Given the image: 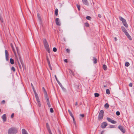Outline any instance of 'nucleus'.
Instances as JSON below:
<instances>
[{
	"instance_id": "nucleus-22",
	"label": "nucleus",
	"mask_w": 134,
	"mask_h": 134,
	"mask_svg": "<svg viewBox=\"0 0 134 134\" xmlns=\"http://www.w3.org/2000/svg\"><path fill=\"white\" fill-rule=\"evenodd\" d=\"M85 26L86 27H89L90 26L89 24L88 23H86L84 24Z\"/></svg>"
},
{
	"instance_id": "nucleus-8",
	"label": "nucleus",
	"mask_w": 134,
	"mask_h": 134,
	"mask_svg": "<svg viewBox=\"0 0 134 134\" xmlns=\"http://www.w3.org/2000/svg\"><path fill=\"white\" fill-rule=\"evenodd\" d=\"M45 99L46 100V102L48 107H51V104L49 102L48 97L47 96H46Z\"/></svg>"
},
{
	"instance_id": "nucleus-20",
	"label": "nucleus",
	"mask_w": 134,
	"mask_h": 134,
	"mask_svg": "<svg viewBox=\"0 0 134 134\" xmlns=\"http://www.w3.org/2000/svg\"><path fill=\"white\" fill-rule=\"evenodd\" d=\"M10 62L11 64H13L14 63V61L13 59L12 58H10Z\"/></svg>"
},
{
	"instance_id": "nucleus-5",
	"label": "nucleus",
	"mask_w": 134,
	"mask_h": 134,
	"mask_svg": "<svg viewBox=\"0 0 134 134\" xmlns=\"http://www.w3.org/2000/svg\"><path fill=\"white\" fill-rule=\"evenodd\" d=\"M104 111L103 110H101L99 114L98 119L100 120H102L103 117Z\"/></svg>"
},
{
	"instance_id": "nucleus-1",
	"label": "nucleus",
	"mask_w": 134,
	"mask_h": 134,
	"mask_svg": "<svg viewBox=\"0 0 134 134\" xmlns=\"http://www.w3.org/2000/svg\"><path fill=\"white\" fill-rule=\"evenodd\" d=\"M32 89L33 90L34 92V93L35 97L36 99V101H37L38 105L39 107H40L41 106V104L40 103V102L39 100V99L38 97V94L36 93V91L35 90L34 87L33 86Z\"/></svg>"
},
{
	"instance_id": "nucleus-49",
	"label": "nucleus",
	"mask_w": 134,
	"mask_h": 134,
	"mask_svg": "<svg viewBox=\"0 0 134 134\" xmlns=\"http://www.w3.org/2000/svg\"><path fill=\"white\" fill-rule=\"evenodd\" d=\"M114 39H115V41H117V39L116 38V37H115V38H114Z\"/></svg>"
},
{
	"instance_id": "nucleus-45",
	"label": "nucleus",
	"mask_w": 134,
	"mask_h": 134,
	"mask_svg": "<svg viewBox=\"0 0 134 134\" xmlns=\"http://www.w3.org/2000/svg\"><path fill=\"white\" fill-rule=\"evenodd\" d=\"M64 61V62H65L67 63L68 62L67 59H65Z\"/></svg>"
},
{
	"instance_id": "nucleus-14",
	"label": "nucleus",
	"mask_w": 134,
	"mask_h": 134,
	"mask_svg": "<svg viewBox=\"0 0 134 134\" xmlns=\"http://www.w3.org/2000/svg\"><path fill=\"white\" fill-rule=\"evenodd\" d=\"M83 3L85 5H88V3L87 0H82Z\"/></svg>"
},
{
	"instance_id": "nucleus-39",
	"label": "nucleus",
	"mask_w": 134,
	"mask_h": 134,
	"mask_svg": "<svg viewBox=\"0 0 134 134\" xmlns=\"http://www.w3.org/2000/svg\"><path fill=\"white\" fill-rule=\"evenodd\" d=\"M66 51L68 53H70V50L69 49H67L66 50Z\"/></svg>"
},
{
	"instance_id": "nucleus-28",
	"label": "nucleus",
	"mask_w": 134,
	"mask_h": 134,
	"mask_svg": "<svg viewBox=\"0 0 134 134\" xmlns=\"http://www.w3.org/2000/svg\"><path fill=\"white\" fill-rule=\"evenodd\" d=\"M130 65V64L128 62H126L125 64V66L127 67L129 66Z\"/></svg>"
},
{
	"instance_id": "nucleus-31",
	"label": "nucleus",
	"mask_w": 134,
	"mask_h": 134,
	"mask_svg": "<svg viewBox=\"0 0 134 134\" xmlns=\"http://www.w3.org/2000/svg\"><path fill=\"white\" fill-rule=\"evenodd\" d=\"M86 18L87 19V20H90L91 19V17L89 16H87V17H86Z\"/></svg>"
},
{
	"instance_id": "nucleus-13",
	"label": "nucleus",
	"mask_w": 134,
	"mask_h": 134,
	"mask_svg": "<svg viewBox=\"0 0 134 134\" xmlns=\"http://www.w3.org/2000/svg\"><path fill=\"white\" fill-rule=\"evenodd\" d=\"M121 29L122 31L124 32L125 34L127 33L128 32L125 28L123 26L121 27Z\"/></svg>"
},
{
	"instance_id": "nucleus-19",
	"label": "nucleus",
	"mask_w": 134,
	"mask_h": 134,
	"mask_svg": "<svg viewBox=\"0 0 134 134\" xmlns=\"http://www.w3.org/2000/svg\"><path fill=\"white\" fill-rule=\"evenodd\" d=\"M103 68L104 70H106L107 69V67L106 65L104 64L103 65Z\"/></svg>"
},
{
	"instance_id": "nucleus-52",
	"label": "nucleus",
	"mask_w": 134,
	"mask_h": 134,
	"mask_svg": "<svg viewBox=\"0 0 134 134\" xmlns=\"http://www.w3.org/2000/svg\"><path fill=\"white\" fill-rule=\"evenodd\" d=\"M26 134H28V133H27V132H26Z\"/></svg>"
},
{
	"instance_id": "nucleus-34",
	"label": "nucleus",
	"mask_w": 134,
	"mask_h": 134,
	"mask_svg": "<svg viewBox=\"0 0 134 134\" xmlns=\"http://www.w3.org/2000/svg\"><path fill=\"white\" fill-rule=\"evenodd\" d=\"M57 48L55 47L53 48V51L54 52H55L57 51Z\"/></svg>"
},
{
	"instance_id": "nucleus-4",
	"label": "nucleus",
	"mask_w": 134,
	"mask_h": 134,
	"mask_svg": "<svg viewBox=\"0 0 134 134\" xmlns=\"http://www.w3.org/2000/svg\"><path fill=\"white\" fill-rule=\"evenodd\" d=\"M119 19L122 22L124 26L126 27H128V25L126 23V20L121 17H119Z\"/></svg>"
},
{
	"instance_id": "nucleus-9",
	"label": "nucleus",
	"mask_w": 134,
	"mask_h": 134,
	"mask_svg": "<svg viewBox=\"0 0 134 134\" xmlns=\"http://www.w3.org/2000/svg\"><path fill=\"white\" fill-rule=\"evenodd\" d=\"M107 125L108 124L107 122H104L102 123L101 126L102 128L104 129L106 127Z\"/></svg>"
},
{
	"instance_id": "nucleus-40",
	"label": "nucleus",
	"mask_w": 134,
	"mask_h": 134,
	"mask_svg": "<svg viewBox=\"0 0 134 134\" xmlns=\"http://www.w3.org/2000/svg\"><path fill=\"white\" fill-rule=\"evenodd\" d=\"M80 116H81V117H83H83H84V114H80Z\"/></svg>"
},
{
	"instance_id": "nucleus-51",
	"label": "nucleus",
	"mask_w": 134,
	"mask_h": 134,
	"mask_svg": "<svg viewBox=\"0 0 134 134\" xmlns=\"http://www.w3.org/2000/svg\"><path fill=\"white\" fill-rule=\"evenodd\" d=\"M31 86H32V88H33V87H34V86H33V84H32V83H31Z\"/></svg>"
},
{
	"instance_id": "nucleus-47",
	"label": "nucleus",
	"mask_w": 134,
	"mask_h": 134,
	"mask_svg": "<svg viewBox=\"0 0 134 134\" xmlns=\"http://www.w3.org/2000/svg\"><path fill=\"white\" fill-rule=\"evenodd\" d=\"M48 130L49 131V133L50 134L51 133H52L51 131L49 130V129H48Z\"/></svg>"
},
{
	"instance_id": "nucleus-27",
	"label": "nucleus",
	"mask_w": 134,
	"mask_h": 134,
	"mask_svg": "<svg viewBox=\"0 0 134 134\" xmlns=\"http://www.w3.org/2000/svg\"><path fill=\"white\" fill-rule=\"evenodd\" d=\"M106 93L108 94H109L110 93V91L109 89H107L106 90Z\"/></svg>"
},
{
	"instance_id": "nucleus-7",
	"label": "nucleus",
	"mask_w": 134,
	"mask_h": 134,
	"mask_svg": "<svg viewBox=\"0 0 134 134\" xmlns=\"http://www.w3.org/2000/svg\"><path fill=\"white\" fill-rule=\"evenodd\" d=\"M107 119L109 122H110L111 123L115 124L116 123V121L112 120L110 118L108 117L107 118Z\"/></svg>"
},
{
	"instance_id": "nucleus-55",
	"label": "nucleus",
	"mask_w": 134,
	"mask_h": 134,
	"mask_svg": "<svg viewBox=\"0 0 134 134\" xmlns=\"http://www.w3.org/2000/svg\"><path fill=\"white\" fill-rule=\"evenodd\" d=\"M101 134H102V133H101Z\"/></svg>"
},
{
	"instance_id": "nucleus-44",
	"label": "nucleus",
	"mask_w": 134,
	"mask_h": 134,
	"mask_svg": "<svg viewBox=\"0 0 134 134\" xmlns=\"http://www.w3.org/2000/svg\"><path fill=\"white\" fill-rule=\"evenodd\" d=\"M98 16L99 18H101V17H102V16H101V14H99L98 15Z\"/></svg>"
},
{
	"instance_id": "nucleus-25",
	"label": "nucleus",
	"mask_w": 134,
	"mask_h": 134,
	"mask_svg": "<svg viewBox=\"0 0 134 134\" xmlns=\"http://www.w3.org/2000/svg\"><path fill=\"white\" fill-rule=\"evenodd\" d=\"M11 47H12V49L13 51V52L14 53V54H15L16 53L15 51L14 50V48L12 46V44H11Z\"/></svg>"
},
{
	"instance_id": "nucleus-43",
	"label": "nucleus",
	"mask_w": 134,
	"mask_h": 134,
	"mask_svg": "<svg viewBox=\"0 0 134 134\" xmlns=\"http://www.w3.org/2000/svg\"><path fill=\"white\" fill-rule=\"evenodd\" d=\"M14 116V114L12 113V115H11V117L12 118H13V117Z\"/></svg>"
},
{
	"instance_id": "nucleus-12",
	"label": "nucleus",
	"mask_w": 134,
	"mask_h": 134,
	"mask_svg": "<svg viewBox=\"0 0 134 134\" xmlns=\"http://www.w3.org/2000/svg\"><path fill=\"white\" fill-rule=\"evenodd\" d=\"M55 22L56 24L60 26L61 25L59 19L58 18H57L55 19Z\"/></svg>"
},
{
	"instance_id": "nucleus-46",
	"label": "nucleus",
	"mask_w": 134,
	"mask_h": 134,
	"mask_svg": "<svg viewBox=\"0 0 134 134\" xmlns=\"http://www.w3.org/2000/svg\"><path fill=\"white\" fill-rule=\"evenodd\" d=\"M71 73L72 74V75H74V72L73 71H72L71 70Z\"/></svg>"
},
{
	"instance_id": "nucleus-38",
	"label": "nucleus",
	"mask_w": 134,
	"mask_h": 134,
	"mask_svg": "<svg viewBox=\"0 0 134 134\" xmlns=\"http://www.w3.org/2000/svg\"><path fill=\"white\" fill-rule=\"evenodd\" d=\"M50 111L52 113H53V110L52 108H51L50 109Z\"/></svg>"
},
{
	"instance_id": "nucleus-37",
	"label": "nucleus",
	"mask_w": 134,
	"mask_h": 134,
	"mask_svg": "<svg viewBox=\"0 0 134 134\" xmlns=\"http://www.w3.org/2000/svg\"><path fill=\"white\" fill-rule=\"evenodd\" d=\"M37 17H38V18L39 19H40V18H41V17H40V15L38 13L37 14Z\"/></svg>"
},
{
	"instance_id": "nucleus-15",
	"label": "nucleus",
	"mask_w": 134,
	"mask_h": 134,
	"mask_svg": "<svg viewBox=\"0 0 134 134\" xmlns=\"http://www.w3.org/2000/svg\"><path fill=\"white\" fill-rule=\"evenodd\" d=\"M2 119L4 121H5L6 120V116L5 114H4L2 116Z\"/></svg>"
},
{
	"instance_id": "nucleus-18",
	"label": "nucleus",
	"mask_w": 134,
	"mask_h": 134,
	"mask_svg": "<svg viewBox=\"0 0 134 134\" xmlns=\"http://www.w3.org/2000/svg\"><path fill=\"white\" fill-rule=\"evenodd\" d=\"M58 10L56 8L55 10V14L56 16H57L58 15Z\"/></svg>"
},
{
	"instance_id": "nucleus-17",
	"label": "nucleus",
	"mask_w": 134,
	"mask_h": 134,
	"mask_svg": "<svg viewBox=\"0 0 134 134\" xmlns=\"http://www.w3.org/2000/svg\"><path fill=\"white\" fill-rule=\"evenodd\" d=\"M93 62L94 63L96 64L97 63V60L96 58L95 57H93Z\"/></svg>"
},
{
	"instance_id": "nucleus-42",
	"label": "nucleus",
	"mask_w": 134,
	"mask_h": 134,
	"mask_svg": "<svg viewBox=\"0 0 134 134\" xmlns=\"http://www.w3.org/2000/svg\"><path fill=\"white\" fill-rule=\"evenodd\" d=\"M46 126H47V129H49L48 124L47 123L46 124Z\"/></svg>"
},
{
	"instance_id": "nucleus-29",
	"label": "nucleus",
	"mask_w": 134,
	"mask_h": 134,
	"mask_svg": "<svg viewBox=\"0 0 134 134\" xmlns=\"http://www.w3.org/2000/svg\"><path fill=\"white\" fill-rule=\"evenodd\" d=\"M76 6L79 10H80V7L79 5L77 4H76Z\"/></svg>"
},
{
	"instance_id": "nucleus-32",
	"label": "nucleus",
	"mask_w": 134,
	"mask_h": 134,
	"mask_svg": "<svg viewBox=\"0 0 134 134\" xmlns=\"http://www.w3.org/2000/svg\"><path fill=\"white\" fill-rule=\"evenodd\" d=\"M48 65H49V68H50V69L51 70H52V68L51 66V65L50 63H48Z\"/></svg>"
},
{
	"instance_id": "nucleus-24",
	"label": "nucleus",
	"mask_w": 134,
	"mask_h": 134,
	"mask_svg": "<svg viewBox=\"0 0 134 134\" xmlns=\"http://www.w3.org/2000/svg\"><path fill=\"white\" fill-rule=\"evenodd\" d=\"M104 107L105 108H108L109 107V105L107 103H106L104 105Z\"/></svg>"
},
{
	"instance_id": "nucleus-10",
	"label": "nucleus",
	"mask_w": 134,
	"mask_h": 134,
	"mask_svg": "<svg viewBox=\"0 0 134 134\" xmlns=\"http://www.w3.org/2000/svg\"><path fill=\"white\" fill-rule=\"evenodd\" d=\"M5 53L6 60L8 61L9 59V54L8 52L6 50L5 51Z\"/></svg>"
},
{
	"instance_id": "nucleus-41",
	"label": "nucleus",
	"mask_w": 134,
	"mask_h": 134,
	"mask_svg": "<svg viewBox=\"0 0 134 134\" xmlns=\"http://www.w3.org/2000/svg\"><path fill=\"white\" fill-rule=\"evenodd\" d=\"M129 86L130 87H132V83H130L129 84Z\"/></svg>"
},
{
	"instance_id": "nucleus-50",
	"label": "nucleus",
	"mask_w": 134,
	"mask_h": 134,
	"mask_svg": "<svg viewBox=\"0 0 134 134\" xmlns=\"http://www.w3.org/2000/svg\"><path fill=\"white\" fill-rule=\"evenodd\" d=\"M75 105H77V102H76L75 103Z\"/></svg>"
},
{
	"instance_id": "nucleus-2",
	"label": "nucleus",
	"mask_w": 134,
	"mask_h": 134,
	"mask_svg": "<svg viewBox=\"0 0 134 134\" xmlns=\"http://www.w3.org/2000/svg\"><path fill=\"white\" fill-rule=\"evenodd\" d=\"M17 131V129L16 128H10L8 130V134H16Z\"/></svg>"
},
{
	"instance_id": "nucleus-53",
	"label": "nucleus",
	"mask_w": 134,
	"mask_h": 134,
	"mask_svg": "<svg viewBox=\"0 0 134 134\" xmlns=\"http://www.w3.org/2000/svg\"><path fill=\"white\" fill-rule=\"evenodd\" d=\"M50 134H52V133H51Z\"/></svg>"
},
{
	"instance_id": "nucleus-6",
	"label": "nucleus",
	"mask_w": 134,
	"mask_h": 134,
	"mask_svg": "<svg viewBox=\"0 0 134 134\" xmlns=\"http://www.w3.org/2000/svg\"><path fill=\"white\" fill-rule=\"evenodd\" d=\"M118 128L123 133H125V130L123 126L119 125L118 126Z\"/></svg>"
},
{
	"instance_id": "nucleus-48",
	"label": "nucleus",
	"mask_w": 134,
	"mask_h": 134,
	"mask_svg": "<svg viewBox=\"0 0 134 134\" xmlns=\"http://www.w3.org/2000/svg\"><path fill=\"white\" fill-rule=\"evenodd\" d=\"M5 101L4 100H3L2 102V103H5Z\"/></svg>"
},
{
	"instance_id": "nucleus-30",
	"label": "nucleus",
	"mask_w": 134,
	"mask_h": 134,
	"mask_svg": "<svg viewBox=\"0 0 134 134\" xmlns=\"http://www.w3.org/2000/svg\"><path fill=\"white\" fill-rule=\"evenodd\" d=\"M22 134H25V130L24 129H23L22 130Z\"/></svg>"
},
{
	"instance_id": "nucleus-26",
	"label": "nucleus",
	"mask_w": 134,
	"mask_h": 134,
	"mask_svg": "<svg viewBox=\"0 0 134 134\" xmlns=\"http://www.w3.org/2000/svg\"><path fill=\"white\" fill-rule=\"evenodd\" d=\"M42 89H43V90L44 91V94L46 95V96L47 95V92H46V91L45 89H44V87H42Z\"/></svg>"
},
{
	"instance_id": "nucleus-33",
	"label": "nucleus",
	"mask_w": 134,
	"mask_h": 134,
	"mask_svg": "<svg viewBox=\"0 0 134 134\" xmlns=\"http://www.w3.org/2000/svg\"><path fill=\"white\" fill-rule=\"evenodd\" d=\"M11 70L13 71H15V69L14 67H12L11 68Z\"/></svg>"
},
{
	"instance_id": "nucleus-36",
	"label": "nucleus",
	"mask_w": 134,
	"mask_h": 134,
	"mask_svg": "<svg viewBox=\"0 0 134 134\" xmlns=\"http://www.w3.org/2000/svg\"><path fill=\"white\" fill-rule=\"evenodd\" d=\"M47 60L48 63H50L48 57H47Z\"/></svg>"
},
{
	"instance_id": "nucleus-54",
	"label": "nucleus",
	"mask_w": 134,
	"mask_h": 134,
	"mask_svg": "<svg viewBox=\"0 0 134 134\" xmlns=\"http://www.w3.org/2000/svg\"><path fill=\"white\" fill-rule=\"evenodd\" d=\"M1 111V109H0V112Z\"/></svg>"
},
{
	"instance_id": "nucleus-3",
	"label": "nucleus",
	"mask_w": 134,
	"mask_h": 134,
	"mask_svg": "<svg viewBox=\"0 0 134 134\" xmlns=\"http://www.w3.org/2000/svg\"><path fill=\"white\" fill-rule=\"evenodd\" d=\"M43 43L44 46L46 51L49 53L50 52V51L49 49V46L46 39H44L43 40Z\"/></svg>"
},
{
	"instance_id": "nucleus-11",
	"label": "nucleus",
	"mask_w": 134,
	"mask_h": 134,
	"mask_svg": "<svg viewBox=\"0 0 134 134\" xmlns=\"http://www.w3.org/2000/svg\"><path fill=\"white\" fill-rule=\"evenodd\" d=\"M68 112H69L70 115L72 118L75 124V120L74 118V116H73V115L72 113H71V111H70V110H69V109L68 110Z\"/></svg>"
},
{
	"instance_id": "nucleus-16",
	"label": "nucleus",
	"mask_w": 134,
	"mask_h": 134,
	"mask_svg": "<svg viewBox=\"0 0 134 134\" xmlns=\"http://www.w3.org/2000/svg\"><path fill=\"white\" fill-rule=\"evenodd\" d=\"M129 39L130 40H132V38L129 35V33H128L125 34Z\"/></svg>"
},
{
	"instance_id": "nucleus-35",
	"label": "nucleus",
	"mask_w": 134,
	"mask_h": 134,
	"mask_svg": "<svg viewBox=\"0 0 134 134\" xmlns=\"http://www.w3.org/2000/svg\"><path fill=\"white\" fill-rule=\"evenodd\" d=\"M116 114L117 115H120V113L119 111H117L116 112Z\"/></svg>"
},
{
	"instance_id": "nucleus-23",
	"label": "nucleus",
	"mask_w": 134,
	"mask_h": 134,
	"mask_svg": "<svg viewBox=\"0 0 134 134\" xmlns=\"http://www.w3.org/2000/svg\"><path fill=\"white\" fill-rule=\"evenodd\" d=\"M99 96V94L98 93H94V96L96 97H98Z\"/></svg>"
},
{
	"instance_id": "nucleus-21",
	"label": "nucleus",
	"mask_w": 134,
	"mask_h": 134,
	"mask_svg": "<svg viewBox=\"0 0 134 134\" xmlns=\"http://www.w3.org/2000/svg\"><path fill=\"white\" fill-rule=\"evenodd\" d=\"M55 77L56 79V81H57V82L60 85V84L59 81H58V79L55 75Z\"/></svg>"
}]
</instances>
